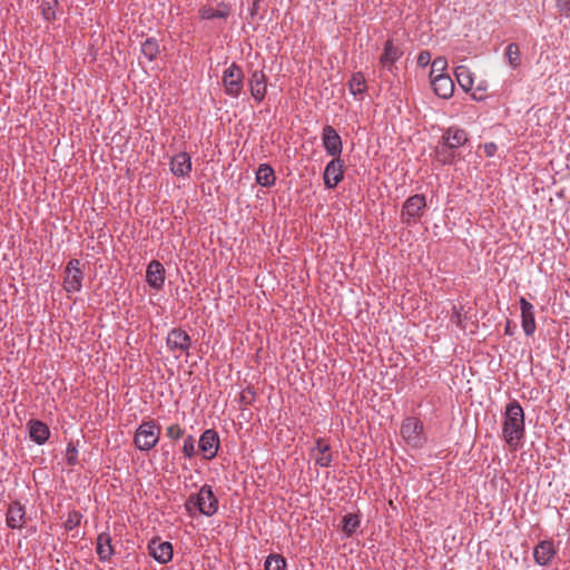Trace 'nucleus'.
<instances>
[{
    "mask_svg": "<svg viewBox=\"0 0 570 570\" xmlns=\"http://www.w3.org/2000/svg\"><path fill=\"white\" fill-rule=\"evenodd\" d=\"M431 62V53L428 50H423L417 56V65L420 67H426Z\"/></svg>",
    "mask_w": 570,
    "mask_h": 570,
    "instance_id": "nucleus-41",
    "label": "nucleus"
},
{
    "mask_svg": "<svg viewBox=\"0 0 570 570\" xmlns=\"http://www.w3.org/2000/svg\"><path fill=\"white\" fill-rule=\"evenodd\" d=\"M199 451L205 460H213L219 449V436L214 429L205 430L198 441Z\"/></svg>",
    "mask_w": 570,
    "mask_h": 570,
    "instance_id": "nucleus-10",
    "label": "nucleus"
},
{
    "mask_svg": "<svg viewBox=\"0 0 570 570\" xmlns=\"http://www.w3.org/2000/svg\"><path fill=\"white\" fill-rule=\"evenodd\" d=\"M185 508L188 512L198 510L206 517L214 515L218 510V499L216 498L213 488L205 484L200 488L197 494H191L185 502Z\"/></svg>",
    "mask_w": 570,
    "mask_h": 570,
    "instance_id": "nucleus-2",
    "label": "nucleus"
},
{
    "mask_svg": "<svg viewBox=\"0 0 570 570\" xmlns=\"http://www.w3.org/2000/svg\"><path fill=\"white\" fill-rule=\"evenodd\" d=\"M556 553L552 540H542L533 549L534 561L542 567L549 566Z\"/></svg>",
    "mask_w": 570,
    "mask_h": 570,
    "instance_id": "nucleus-14",
    "label": "nucleus"
},
{
    "mask_svg": "<svg viewBox=\"0 0 570 570\" xmlns=\"http://www.w3.org/2000/svg\"><path fill=\"white\" fill-rule=\"evenodd\" d=\"M170 170L175 176L185 177L191 170L190 156L187 153H179L171 158Z\"/></svg>",
    "mask_w": 570,
    "mask_h": 570,
    "instance_id": "nucleus-23",
    "label": "nucleus"
},
{
    "mask_svg": "<svg viewBox=\"0 0 570 570\" xmlns=\"http://www.w3.org/2000/svg\"><path fill=\"white\" fill-rule=\"evenodd\" d=\"M525 434L524 412L517 400L509 402L505 406L502 438L504 442L512 449H517Z\"/></svg>",
    "mask_w": 570,
    "mask_h": 570,
    "instance_id": "nucleus-1",
    "label": "nucleus"
},
{
    "mask_svg": "<svg viewBox=\"0 0 570 570\" xmlns=\"http://www.w3.org/2000/svg\"><path fill=\"white\" fill-rule=\"evenodd\" d=\"M161 428L155 420L142 421L137 428L134 444L139 451H150L159 441Z\"/></svg>",
    "mask_w": 570,
    "mask_h": 570,
    "instance_id": "nucleus-3",
    "label": "nucleus"
},
{
    "mask_svg": "<svg viewBox=\"0 0 570 570\" xmlns=\"http://www.w3.org/2000/svg\"><path fill=\"white\" fill-rule=\"evenodd\" d=\"M403 56V50L395 46L393 40L389 39L384 43L383 52L380 57V63L383 68L392 71L394 63Z\"/></svg>",
    "mask_w": 570,
    "mask_h": 570,
    "instance_id": "nucleus-16",
    "label": "nucleus"
},
{
    "mask_svg": "<svg viewBox=\"0 0 570 570\" xmlns=\"http://www.w3.org/2000/svg\"><path fill=\"white\" fill-rule=\"evenodd\" d=\"M504 58L512 69L519 68L521 66V52L519 46L514 42L509 43L504 50Z\"/></svg>",
    "mask_w": 570,
    "mask_h": 570,
    "instance_id": "nucleus-30",
    "label": "nucleus"
},
{
    "mask_svg": "<svg viewBox=\"0 0 570 570\" xmlns=\"http://www.w3.org/2000/svg\"><path fill=\"white\" fill-rule=\"evenodd\" d=\"M199 17L204 20L210 19H226L230 14V8L228 4L222 2L218 4L217 9L205 6L202 7L198 11Z\"/></svg>",
    "mask_w": 570,
    "mask_h": 570,
    "instance_id": "nucleus-24",
    "label": "nucleus"
},
{
    "mask_svg": "<svg viewBox=\"0 0 570 570\" xmlns=\"http://www.w3.org/2000/svg\"><path fill=\"white\" fill-rule=\"evenodd\" d=\"M286 559L278 553H271L264 562V570H286Z\"/></svg>",
    "mask_w": 570,
    "mask_h": 570,
    "instance_id": "nucleus-31",
    "label": "nucleus"
},
{
    "mask_svg": "<svg viewBox=\"0 0 570 570\" xmlns=\"http://www.w3.org/2000/svg\"><path fill=\"white\" fill-rule=\"evenodd\" d=\"M440 140L456 151L459 147L468 142L469 136L464 129L452 126L444 131Z\"/></svg>",
    "mask_w": 570,
    "mask_h": 570,
    "instance_id": "nucleus-19",
    "label": "nucleus"
},
{
    "mask_svg": "<svg viewBox=\"0 0 570 570\" xmlns=\"http://www.w3.org/2000/svg\"><path fill=\"white\" fill-rule=\"evenodd\" d=\"M166 345L173 352L179 351L187 353L191 346V338L185 330L175 327L168 332Z\"/></svg>",
    "mask_w": 570,
    "mask_h": 570,
    "instance_id": "nucleus-12",
    "label": "nucleus"
},
{
    "mask_svg": "<svg viewBox=\"0 0 570 570\" xmlns=\"http://www.w3.org/2000/svg\"><path fill=\"white\" fill-rule=\"evenodd\" d=\"M487 89H488V85H487V82H485V81H481V82H479V85L476 86L475 91H485ZM471 97H472V99L478 100V101H480V100H482V99H483V97H482V96H478V95H476V92H473V94L471 95Z\"/></svg>",
    "mask_w": 570,
    "mask_h": 570,
    "instance_id": "nucleus-43",
    "label": "nucleus"
},
{
    "mask_svg": "<svg viewBox=\"0 0 570 570\" xmlns=\"http://www.w3.org/2000/svg\"><path fill=\"white\" fill-rule=\"evenodd\" d=\"M185 430L179 424H171L166 429V435L171 440H179L184 436Z\"/></svg>",
    "mask_w": 570,
    "mask_h": 570,
    "instance_id": "nucleus-39",
    "label": "nucleus"
},
{
    "mask_svg": "<svg viewBox=\"0 0 570 570\" xmlns=\"http://www.w3.org/2000/svg\"><path fill=\"white\" fill-rule=\"evenodd\" d=\"M183 453L187 459H191L196 455V440L193 435H187L184 439Z\"/></svg>",
    "mask_w": 570,
    "mask_h": 570,
    "instance_id": "nucleus-36",
    "label": "nucleus"
},
{
    "mask_svg": "<svg viewBox=\"0 0 570 570\" xmlns=\"http://www.w3.org/2000/svg\"><path fill=\"white\" fill-rule=\"evenodd\" d=\"M521 326L527 336H531L537 328L534 320V307L524 297L520 298Z\"/></svg>",
    "mask_w": 570,
    "mask_h": 570,
    "instance_id": "nucleus-15",
    "label": "nucleus"
},
{
    "mask_svg": "<svg viewBox=\"0 0 570 570\" xmlns=\"http://www.w3.org/2000/svg\"><path fill=\"white\" fill-rule=\"evenodd\" d=\"M26 510L24 507L14 501L10 503L7 511V525L10 529H21L24 524Z\"/></svg>",
    "mask_w": 570,
    "mask_h": 570,
    "instance_id": "nucleus-21",
    "label": "nucleus"
},
{
    "mask_svg": "<svg viewBox=\"0 0 570 570\" xmlns=\"http://www.w3.org/2000/svg\"><path fill=\"white\" fill-rule=\"evenodd\" d=\"M247 83L252 97L257 104H261L267 94V77L265 72L263 70H250Z\"/></svg>",
    "mask_w": 570,
    "mask_h": 570,
    "instance_id": "nucleus-9",
    "label": "nucleus"
},
{
    "mask_svg": "<svg viewBox=\"0 0 570 570\" xmlns=\"http://www.w3.org/2000/svg\"><path fill=\"white\" fill-rule=\"evenodd\" d=\"M401 435L412 448H422L425 443V435L423 431V423L413 416L406 417L401 426Z\"/></svg>",
    "mask_w": 570,
    "mask_h": 570,
    "instance_id": "nucleus-6",
    "label": "nucleus"
},
{
    "mask_svg": "<svg viewBox=\"0 0 570 570\" xmlns=\"http://www.w3.org/2000/svg\"><path fill=\"white\" fill-rule=\"evenodd\" d=\"M66 461L68 465H76L78 463V450L75 443L69 442L66 449Z\"/></svg>",
    "mask_w": 570,
    "mask_h": 570,
    "instance_id": "nucleus-38",
    "label": "nucleus"
},
{
    "mask_svg": "<svg viewBox=\"0 0 570 570\" xmlns=\"http://www.w3.org/2000/svg\"><path fill=\"white\" fill-rule=\"evenodd\" d=\"M448 68V60L444 57H436L431 62V72L430 78L435 77V72L443 73V71Z\"/></svg>",
    "mask_w": 570,
    "mask_h": 570,
    "instance_id": "nucleus-37",
    "label": "nucleus"
},
{
    "mask_svg": "<svg viewBox=\"0 0 570 570\" xmlns=\"http://www.w3.org/2000/svg\"><path fill=\"white\" fill-rule=\"evenodd\" d=\"M312 451H317L318 456L315 458V464L325 468L328 466L332 462V454L330 453V444L325 442L323 439H317L315 442V446Z\"/></svg>",
    "mask_w": 570,
    "mask_h": 570,
    "instance_id": "nucleus-25",
    "label": "nucleus"
},
{
    "mask_svg": "<svg viewBox=\"0 0 570 570\" xmlns=\"http://www.w3.org/2000/svg\"><path fill=\"white\" fill-rule=\"evenodd\" d=\"M322 144L327 155L332 156L333 158L341 156L343 151L342 138L333 126L325 125L323 127Z\"/></svg>",
    "mask_w": 570,
    "mask_h": 570,
    "instance_id": "nucleus-8",
    "label": "nucleus"
},
{
    "mask_svg": "<svg viewBox=\"0 0 570 570\" xmlns=\"http://www.w3.org/2000/svg\"><path fill=\"white\" fill-rule=\"evenodd\" d=\"M350 92L353 96L363 94L366 90V81L362 72H354L348 81Z\"/></svg>",
    "mask_w": 570,
    "mask_h": 570,
    "instance_id": "nucleus-33",
    "label": "nucleus"
},
{
    "mask_svg": "<svg viewBox=\"0 0 570 570\" xmlns=\"http://www.w3.org/2000/svg\"><path fill=\"white\" fill-rule=\"evenodd\" d=\"M28 426L30 439L35 443L42 445L48 441L50 436V430L46 423L39 420H30L28 422Z\"/></svg>",
    "mask_w": 570,
    "mask_h": 570,
    "instance_id": "nucleus-22",
    "label": "nucleus"
},
{
    "mask_svg": "<svg viewBox=\"0 0 570 570\" xmlns=\"http://www.w3.org/2000/svg\"><path fill=\"white\" fill-rule=\"evenodd\" d=\"M361 524V518L356 513H346L342 519V531L346 538H351Z\"/></svg>",
    "mask_w": 570,
    "mask_h": 570,
    "instance_id": "nucleus-29",
    "label": "nucleus"
},
{
    "mask_svg": "<svg viewBox=\"0 0 570 570\" xmlns=\"http://www.w3.org/2000/svg\"><path fill=\"white\" fill-rule=\"evenodd\" d=\"M148 550L154 559L160 564H166L173 559V544L168 541L159 542L153 540L148 544Z\"/></svg>",
    "mask_w": 570,
    "mask_h": 570,
    "instance_id": "nucleus-18",
    "label": "nucleus"
},
{
    "mask_svg": "<svg viewBox=\"0 0 570 570\" xmlns=\"http://www.w3.org/2000/svg\"><path fill=\"white\" fill-rule=\"evenodd\" d=\"M426 207L425 196L415 194L410 196L403 204L401 209V220L403 224L411 226L416 224L423 216Z\"/></svg>",
    "mask_w": 570,
    "mask_h": 570,
    "instance_id": "nucleus-5",
    "label": "nucleus"
},
{
    "mask_svg": "<svg viewBox=\"0 0 570 570\" xmlns=\"http://www.w3.org/2000/svg\"><path fill=\"white\" fill-rule=\"evenodd\" d=\"M222 85L227 96L238 98L244 87V72L240 66L233 62L227 67L222 76Z\"/></svg>",
    "mask_w": 570,
    "mask_h": 570,
    "instance_id": "nucleus-4",
    "label": "nucleus"
},
{
    "mask_svg": "<svg viewBox=\"0 0 570 570\" xmlns=\"http://www.w3.org/2000/svg\"><path fill=\"white\" fill-rule=\"evenodd\" d=\"M58 4V0H41V14L45 20L51 21L56 19V9Z\"/></svg>",
    "mask_w": 570,
    "mask_h": 570,
    "instance_id": "nucleus-34",
    "label": "nucleus"
},
{
    "mask_svg": "<svg viewBox=\"0 0 570 570\" xmlns=\"http://www.w3.org/2000/svg\"><path fill=\"white\" fill-rule=\"evenodd\" d=\"M434 94L442 99H450L454 92V82L446 73H438L431 78Z\"/></svg>",
    "mask_w": 570,
    "mask_h": 570,
    "instance_id": "nucleus-13",
    "label": "nucleus"
},
{
    "mask_svg": "<svg viewBox=\"0 0 570 570\" xmlns=\"http://www.w3.org/2000/svg\"><path fill=\"white\" fill-rule=\"evenodd\" d=\"M83 273L80 269V261L72 258L65 269L63 288L67 293H77L82 288Z\"/></svg>",
    "mask_w": 570,
    "mask_h": 570,
    "instance_id": "nucleus-7",
    "label": "nucleus"
},
{
    "mask_svg": "<svg viewBox=\"0 0 570 570\" xmlns=\"http://www.w3.org/2000/svg\"><path fill=\"white\" fill-rule=\"evenodd\" d=\"M504 333H505L507 335H512V334H513V331H512V328H511V325H510V322H509V321L507 322V326H505Z\"/></svg>",
    "mask_w": 570,
    "mask_h": 570,
    "instance_id": "nucleus-44",
    "label": "nucleus"
},
{
    "mask_svg": "<svg viewBox=\"0 0 570 570\" xmlns=\"http://www.w3.org/2000/svg\"><path fill=\"white\" fill-rule=\"evenodd\" d=\"M147 284L155 288L160 289L165 283V268L159 261L153 259L146 271Z\"/></svg>",
    "mask_w": 570,
    "mask_h": 570,
    "instance_id": "nucleus-17",
    "label": "nucleus"
},
{
    "mask_svg": "<svg viewBox=\"0 0 570 570\" xmlns=\"http://www.w3.org/2000/svg\"><path fill=\"white\" fill-rule=\"evenodd\" d=\"M254 400H255V392L253 391V389L247 387L242 392V394H240V403L242 404L249 405L254 402Z\"/></svg>",
    "mask_w": 570,
    "mask_h": 570,
    "instance_id": "nucleus-40",
    "label": "nucleus"
},
{
    "mask_svg": "<svg viewBox=\"0 0 570 570\" xmlns=\"http://www.w3.org/2000/svg\"><path fill=\"white\" fill-rule=\"evenodd\" d=\"M111 535L105 531L98 534L96 542V552L100 562H107L115 553L114 546L111 543Z\"/></svg>",
    "mask_w": 570,
    "mask_h": 570,
    "instance_id": "nucleus-20",
    "label": "nucleus"
},
{
    "mask_svg": "<svg viewBox=\"0 0 570 570\" xmlns=\"http://www.w3.org/2000/svg\"><path fill=\"white\" fill-rule=\"evenodd\" d=\"M344 178V161L337 157L327 163L323 179L327 189L335 188Z\"/></svg>",
    "mask_w": 570,
    "mask_h": 570,
    "instance_id": "nucleus-11",
    "label": "nucleus"
},
{
    "mask_svg": "<svg viewBox=\"0 0 570 570\" xmlns=\"http://www.w3.org/2000/svg\"><path fill=\"white\" fill-rule=\"evenodd\" d=\"M81 519H82V514L80 512H78L76 510L70 511L68 513L67 519L63 524L65 529L67 531H72L80 524Z\"/></svg>",
    "mask_w": 570,
    "mask_h": 570,
    "instance_id": "nucleus-35",
    "label": "nucleus"
},
{
    "mask_svg": "<svg viewBox=\"0 0 570 570\" xmlns=\"http://www.w3.org/2000/svg\"><path fill=\"white\" fill-rule=\"evenodd\" d=\"M275 171L268 164H261L256 171V183L263 187H272L275 184Z\"/></svg>",
    "mask_w": 570,
    "mask_h": 570,
    "instance_id": "nucleus-28",
    "label": "nucleus"
},
{
    "mask_svg": "<svg viewBox=\"0 0 570 570\" xmlns=\"http://www.w3.org/2000/svg\"><path fill=\"white\" fill-rule=\"evenodd\" d=\"M454 75L462 90L469 92L474 83L472 71L466 66L461 65L455 68Z\"/></svg>",
    "mask_w": 570,
    "mask_h": 570,
    "instance_id": "nucleus-26",
    "label": "nucleus"
},
{
    "mask_svg": "<svg viewBox=\"0 0 570 570\" xmlns=\"http://www.w3.org/2000/svg\"><path fill=\"white\" fill-rule=\"evenodd\" d=\"M159 51V43L156 38H147L141 43V52L149 61L155 60Z\"/></svg>",
    "mask_w": 570,
    "mask_h": 570,
    "instance_id": "nucleus-32",
    "label": "nucleus"
},
{
    "mask_svg": "<svg viewBox=\"0 0 570 570\" xmlns=\"http://www.w3.org/2000/svg\"><path fill=\"white\" fill-rule=\"evenodd\" d=\"M498 150V147L494 142H487L483 145V151L487 157H493Z\"/></svg>",
    "mask_w": 570,
    "mask_h": 570,
    "instance_id": "nucleus-42",
    "label": "nucleus"
},
{
    "mask_svg": "<svg viewBox=\"0 0 570 570\" xmlns=\"http://www.w3.org/2000/svg\"><path fill=\"white\" fill-rule=\"evenodd\" d=\"M436 160L442 165H452L456 159V151L452 147L446 146L441 140L434 148Z\"/></svg>",
    "mask_w": 570,
    "mask_h": 570,
    "instance_id": "nucleus-27",
    "label": "nucleus"
}]
</instances>
